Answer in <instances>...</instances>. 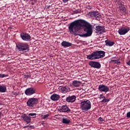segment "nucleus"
I'll return each mask as SVG.
<instances>
[{"instance_id":"f257e3e1","label":"nucleus","mask_w":130,"mask_h":130,"mask_svg":"<svg viewBox=\"0 0 130 130\" xmlns=\"http://www.w3.org/2000/svg\"><path fill=\"white\" fill-rule=\"evenodd\" d=\"M84 26V31L85 34H82L80 35V37H89L92 35L93 33V28H92V25L89 23V22L82 19L75 20L71 22L69 26V32L77 36L78 35V31L81 27Z\"/></svg>"},{"instance_id":"f03ea898","label":"nucleus","mask_w":130,"mask_h":130,"mask_svg":"<svg viewBox=\"0 0 130 130\" xmlns=\"http://www.w3.org/2000/svg\"><path fill=\"white\" fill-rule=\"evenodd\" d=\"M105 56V52L104 51H96L92 52L90 55H87V58L93 60L95 59H100L103 58Z\"/></svg>"},{"instance_id":"7ed1b4c3","label":"nucleus","mask_w":130,"mask_h":130,"mask_svg":"<svg viewBox=\"0 0 130 130\" xmlns=\"http://www.w3.org/2000/svg\"><path fill=\"white\" fill-rule=\"evenodd\" d=\"M92 107V104L91 102L88 100L82 101L80 103V109L82 112H87V111L90 110Z\"/></svg>"},{"instance_id":"20e7f679","label":"nucleus","mask_w":130,"mask_h":130,"mask_svg":"<svg viewBox=\"0 0 130 130\" xmlns=\"http://www.w3.org/2000/svg\"><path fill=\"white\" fill-rule=\"evenodd\" d=\"M16 49L17 51H25V52H27V51H29V45L26 43H19L16 44Z\"/></svg>"},{"instance_id":"39448f33","label":"nucleus","mask_w":130,"mask_h":130,"mask_svg":"<svg viewBox=\"0 0 130 130\" xmlns=\"http://www.w3.org/2000/svg\"><path fill=\"white\" fill-rule=\"evenodd\" d=\"M38 102H39V101L38 98H30L26 102L27 106L31 109H33L38 104Z\"/></svg>"},{"instance_id":"423d86ee","label":"nucleus","mask_w":130,"mask_h":130,"mask_svg":"<svg viewBox=\"0 0 130 130\" xmlns=\"http://www.w3.org/2000/svg\"><path fill=\"white\" fill-rule=\"evenodd\" d=\"M20 36L23 41H31V36H30V35L28 33L21 32Z\"/></svg>"},{"instance_id":"0eeeda50","label":"nucleus","mask_w":130,"mask_h":130,"mask_svg":"<svg viewBox=\"0 0 130 130\" xmlns=\"http://www.w3.org/2000/svg\"><path fill=\"white\" fill-rule=\"evenodd\" d=\"M88 15V16H90V17L95 18L96 20H99L100 18H101V15L97 11H93L92 12H89Z\"/></svg>"},{"instance_id":"6e6552de","label":"nucleus","mask_w":130,"mask_h":130,"mask_svg":"<svg viewBox=\"0 0 130 130\" xmlns=\"http://www.w3.org/2000/svg\"><path fill=\"white\" fill-rule=\"evenodd\" d=\"M130 28L127 26H123L118 30V33L120 35H125L126 33H128Z\"/></svg>"},{"instance_id":"1a4fd4ad","label":"nucleus","mask_w":130,"mask_h":130,"mask_svg":"<svg viewBox=\"0 0 130 130\" xmlns=\"http://www.w3.org/2000/svg\"><path fill=\"white\" fill-rule=\"evenodd\" d=\"M36 90L33 87H29L27 88L25 90V94L26 96H32L34 94H35Z\"/></svg>"},{"instance_id":"9d476101","label":"nucleus","mask_w":130,"mask_h":130,"mask_svg":"<svg viewBox=\"0 0 130 130\" xmlns=\"http://www.w3.org/2000/svg\"><path fill=\"white\" fill-rule=\"evenodd\" d=\"M98 89L100 92H104L105 93L109 92V87L104 84L100 85Z\"/></svg>"},{"instance_id":"9b49d317","label":"nucleus","mask_w":130,"mask_h":130,"mask_svg":"<svg viewBox=\"0 0 130 130\" xmlns=\"http://www.w3.org/2000/svg\"><path fill=\"white\" fill-rule=\"evenodd\" d=\"M89 64L91 68H94V69H100L101 68V64L99 62L91 61L89 62Z\"/></svg>"},{"instance_id":"f8f14e48","label":"nucleus","mask_w":130,"mask_h":130,"mask_svg":"<svg viewBox=\"0 0 130 130\" xmlns=\"http://www.w3.org/2000/svg\"><path fill=\"white\" fill-rule=\"evenodd\" d=\"M58 90L60 93H62L63 94H66V93H68V92H70V87L69 86H60L58 87Z\"/></svg>"},{"instance_id":"ddd939ff","label":"nucleus","mask_w":130,"mask_h":130,"mask_svg":"<svg viewBox=\"0 0 130 130\" xmlns=\"http://www.w3.org/2000/svg\"><path fill=\"white\" fill-rule=\"evenodd\" d=\"M104 30H105V27H104V26L97 25L96 26L95 33H97L98 34H102V33H104Z\"/></svg>"},{"instance_id":"4468645a","label":"nucleus","mask_w":130,"mask_h":130,"mask_svg":"<svg viewBox=\"0 0 130 130\" xmlns=\"http://www.w3.org/2000/svg\"><path fill=\"white\" fill-rule=\"evenodd\" d=\"M60 112H67L69 113V112H71V109L69 108V107L67 105L62 106L59 109Z\"/></svg>"},{"instance_id":"2eb2a0df","label":"nucleus","mask_w":130,"mask_h":130,"mask_svg":"<svg viewBox=\"0 0 130 130\" xmlns=\"http://www.w3.org/2000/svg\"><path fill=\"white\" fill-rule=\"evenodd\" d=\"M76 95L69 96L66 98V101L70 103H74L76 101Z\"/></svg>"},{"instance_id":"dca6fc26","label":"nucleus","mask_w":130,"mask_h":130,"mask_svg":"<svg viewBox=\"0 0 130 130\" xmlns=\"http://www.w3.org/2000/svg\"><path fill=\"white\" fill-rule=\"evenodd\" d=\"M21 117L22 119H23L24 121L26 122L27 124L31 122V117H30L29 116H27V115L24 114L21 115Z\"/></svg>"},{"instance_id":"f3484780","label":"nucleus","mask_w":130,"mask_h":130,"mask_svg":"<svg viewBox=\"0 0 130 130\" xmlns=\"http://www.w3.org/2000/svg\"><path fill=\"white\" fill-rule=\"evenodd\" d=\"M61 45L62 47H63V48H68V47H71V46L73 45V44L70 42L63 41L61 42Z\"/></svg>"},{"instance_id":"a211bd4d","label":"nucleus","mask_w":130,"mask_h":130,"mask_svg":"<svg viewBox=\"0 0 130 130\" xmlns=\"http://www.w3.org/2000/svg\"><path fill=\"white\" fill-rule=\"evenodd\" d=\"M60 98V96L57 94H53L51 96V99L53 101H57Z\"/></svg>"},{"instance_id":"6ab92c4d","label":"nucleus","mask_w":130,"mask_h":130,"mask_svg":"<svg viewBox=\"0 0 130 130\" xmlns=\"http://www.w3.org/2000/svg\"><path fill=\"white\" fill-rule=\"evenodd\" d=\"M72 85L74 86V87H76V88H77L78 87H80V86L82 85V82L81 81L74 80L72 82Z\"/></svg>"},{"instance_id":"aec40b11","label":"nucleus","mask_w":130,"mask_h":130,"mask_svg":"<svg viewBox=\"0 0 130 130\" xmlns=\"http://www.w3.org/2000/svg\"><path fill=\"white\" fill-rule=\"evenodd\" d=\"M119 10L121 12V13H123V14H126V9L124 7V5H121L120 6H118Z\"/></svg>"},{"instance_id":"412c9836","label":"nucleus","mask_w":130,"mask_h":130,"mask_svg":"<svg viewBox=\"0 0 130 130\" xmlns=\"http://www.w3.org/2000/svg\"><path fill=\"white\" fill-rule=\"evenodd\" d=\"M7 92V87L4 85H0V92L5 93Z\"/></svg>"},{"instance_id":"4be33fe9","label":"nucleus","mask_w":130,"mask_h":130,"mask_svg":"<svg viewBox=\"0 0 130 130\" xmlns=\"http://www.w3.org/2000/svg\"><path fill=\"white\" fill-rule=\"evenodd\" d=\"M105 43L106 46H113L114 45V42H111L109 40H106Z\"/></svg>"},{"instance_id":"5701e85b","label":"nucleus","mask_w":130,"mask_h":130,"mask_svg":"<svg viewBox=\"0 0 130 130\" xmlns=\"http://www.w3.org/2000/svg\"><path fill=\"white\" fill-rule=\"evenodd\" d=\"M62 123H64V124H69V123H71V120L68 118H63L62 121Z\"/></svg>"},{"instance_id":"b1692460","label":"nucleus","mask_w":130,"mask_h":130,"mask_svg":"<svg viewBox=\"0 0 130 130\" xmlns=\"http://www.w3.org/2000/svg\"><path fill=\"white\" fill-rule=\"evenodd\" d=\"M36 115H37V114L35 113H30L28 114V116L30 117L31 116L32 118H35L36 117Z\"/></svg>"},{"instance_id":"393cba45","label":"nucleus","mask_w":130,"mask_h":130,"mask_svg":"<svg viewBox=\"0 0 130 130\" xmlns=\"http://www.w3.org/2000/svg\"><path fill=\"white\" fill-rule=\"evenodd\" d=\"M86 8L87 9V10H91L92 9V6H91L90 3H86Z\"/></svg>"},{"instance_id":"a878e982","label":"nucleus","mask_w":130,"mask_h":130,"mask_svg":"<svg viewBox=\"0 0 130 130\" xmlns=\"http://www.w3.org/2000/svg\"><path fill=\"white\" fill-rule=\"evenodd\" d=\"M117 4L118 6V7H120L121 6H122L123 4H122V1L120 0H117Z\"/></svg>"},{"instance_id":"bb28decb","label":"nucleus","mask_w":130,"mask_h":130,"mask_svg":"<svg viewBox=\"0 0 130 130\" xmlns=\"http://www.w3.org/2000/svg\"><path fill=\"white\" fill-rule=\"evenodd\" d=\"M110 101V100L107 99L106 98H104V99L101 101V102H104V103H106V102H109Z\"/></svg>"},{"instance_id":"cd10ccee","label":"nucleus","mask_w":130,"mask_h":130,"mask_svg":"<svg viewBox=\"0 0 130 130\" xmlns=\"http://www.w3.org/2000/svg\"><path fill=\"white\" fill-rule=\"evenodd\" d=\"M34 125H27V129L31 130L34 129Z\"/></svg>"},{"instance_id":"c85d7f7f","label":"nucleus","mask_w":130,"mask_h":130,"mask_svg":"<svg viewBox=\"0 0 130 130\" xmlns=\"http://www.w3.org/2000/svg\"><path fill=\"white\" fill-rule=\"evenodd\" d=\"M6 77H9V75L8 74H0V78H6Z\"/></svg>"},{"instance_id":"c756f323","label":"nucleus","mask_w":130,"mask_h":130,"mask_svg":"<svg viewBox=\"0 0 130 130\" xmlns=\"http://www.w3.org/2000/svg\"><path fill=\"white\" fill-rule=\"evenodd\" d=\"M48 116H49V114H46L43 117V119H47Z\"/></svg>"},{"instance_id":"7c9ffc66","label":"nucleus","mask_w":130,"mask_h":130,"mask_svg":"<svg viewBox=\"0 0 130 130\" xmlns=\"http://www.w3.org/2000/svg\"><path fill=\"white\" fill-rule=\"evenodd\" d=\"M25 79H28V78H31V75L30 74L27 75H24Z\"/></svg>"},{"instance_id":"2f4dec72","label":"nucleus","mask_w":130,"mask_h":130,"mask_svg":"<svg viewBox=\"0 0 130 130\" xmlns=\"http://www.w3.org/2000/svg\"><path fill=\"white\" fill-rule=\"evenodd\" d=\"M126 117H127V118H130V112H128V113H127V114H126Z\"/></svg>"},{"instance_id":"473e14b6","label":"nucleus","mask_w":130,"mask_h":130,"mask_svg":"<svg viewBox=\"0 0 130 130\" xmlns=\"http://www.w3.org/2000/svg\"><path fill=\"white\" fill-rule=\"evenodd\" d=\"M74 13H75V14H79V13H81V11H79V10H75V11H74Z\"/></svg>"},{"instance_id":"72a5a7b5","label":"nucleus","mask_w":130,"mask_h":130,"mask_svg":"<svg viewBox=\"0 0 130 130\" xmlns=\"http://www.w3.org/2000/svg\"><path fill=\"white\" fill-rule=\"evenodd\" d=\"M98 120H99V121H104V119L102 117H99Z\"/></svg>"},{"instance_id":"f704fd0d","label":"nucleus","mask_w":130,"mask_h":130,"mask_svg":"<svg viewBox=\"0 0 130 130\" xmlns=\"http://www.w3.org/2000/svg\"><path fill=\"white\" fill-rule=\"evenodd\" d=\"M100 99H103L105 98V96H103V94H100Z\"/></svg>"},{"instance_id":"c9c22d12","label":"nucleus","mask_w":130,"mask_h":130,"mask_svg":"<svg viewBox=\"0 0 130 130\" xmlns=\"http://www.w3.org/2000/svg\"><path fill=\"white\" fill-rule=\"evenodd\" d=\"M70 0H62V2L64 3V4H66V3H68Z\"/></svg>"},{"instance_id":"e433bc0d","label":"nucleus","mask_w":130,"mask_h":130,"mask_svg":"<svg viewBox=\"0 0 130 130\" xmlns=\"http://www.w3.org/2000/svg\"><path fill=\"white\" fill-rule=\"evenodd\" d=\"M14 95H15V96H18V95H19V93H17V92H14Z\"/></svg>"},{"instance_id":"4c0bfd02","label":"nucleus","mask_w":130,"mask_h":130,"mask_svg":"<svg viewBox=\"0 0 130 130\" xmlns=\"http://www.w3.org/2000/svg\"><path fill=\"white\" fill-rule=\"evenodd\" d=\"M28 128V125H26V126H24V127H23V128Z\"/></svg>"},{"instance_id":"58836bf2","label":"nucleus","mask_w":130,"mask_h":130,"mask_svg":"<svg viewBox=\"0 0 130 130\" xmlns=\"http://www.w3.org/2000/svg\"><path fill=\"white\" fill-rule=\"evenodd\" d=\"M117 64H120V61H117Z\"/></svg>"},{"instance_id":"ea45409f","label":"nucleus","mask_w":130,"mask_h":130,"mask_svg":"<svg viewBox=\"0 0 130 130\" xmlns=\"http://www.w3.org/2000/svg\"><path fill=\"white\" fill-rule=\"evenodd\" d=\"M2 118V112H0V119Z\"/></svg>"},{"instance_id":"a19ab883","label":"nucleus","mask_w":130,"mask_h":130,"mask_svg":"<svg viewBox=\"0 0 130 130\" xmlns=\"http://www.w3.org/2000/svg\"><path fill=\"white\" fill-rule=\"evenodd\" d=\"M113 61H115V60H113Z\"/></svg>"}]
</instances>
